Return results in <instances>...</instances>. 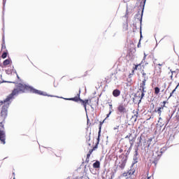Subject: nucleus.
Listing matches in <instances>:
<instances>
[{
  "mask_svg": "<svg viewBox=\"0 0 179 179\" xmlns=\"http://www.w3.org/2000/svg\"><path fill=\"white\" fill-rule=\"evenodd\" d=\"M27 92H31V93L39 94L40 96H48L46 92H43L41 90H36L30 85L18 83L15 85V88L13 90L12 93L10 94L6 98V99H4V103H8V104H10V103L13 101L15 96H17V94H20L22 93H26Z\"/></svg>",
  "mask_w": 179,
  "mask_h": 179,
  "instance_id": "nucleus-1",
  "label": "nucleus"
},
{
  "mask_svg": "<svg viewBox=\"0 0 179 179\" xmlns=\"http://www.w3.org/2000/svg\"><path fill=\"white\" fill-rule=\"evenodd\" d=\"M6 104V106L2 107L1 109V118H3V121L0 122V141L3 145H5L6 142L5 141V131H3V122H5V118L8 116V107H9V104L8 102H5V100L1 102V104Z\"/></svg>",
  "mask_w": 179,
  "mask_h": 179,
  "instance_id": "nucleus-2",
  "label": "nucleus"
},
{
  "mask_svg": "<svg viewBox=\"0 0 179 179\" xmlns=\"http://www.w3.org/2000/svg\"><path fill=\"white\" fill-rule=\"evenodd\" d=\"M48 96V97H57L58 99H64V100H69V101H76V103H78V101H80V100H82V99H80V90H79V93L77 94V96L73 98H64L53 95Z\"/></svg>",
  "mask_w": 179,
  "mask_h": 179,
  "instance_id": "nucleus-3",
  "label": "nucleus"
},
{
  "mask_svg": "<svg viewBox=\"0 0 179 179\" xmlns=\"http://www.w3.org/2000/svg\"><path fill=\"white\" fill-rule=\"evenodd\" d=\"M119 157L120 159H122L121 162L119 163V167L122 170H124L125 169V166L127 164V161L128 160V155L122 154Z\"/></svg>",
  "mask_w": 179,
  "mask_h": 179,
  "instance_id": "nucleus-4",
  "label": "nucleus"
},
{
  "mask_svg": "<svg viewBox=\"0 0 179 179\" xmlns=\"http://www.w3.org/2000/svg\"><path fill=\"white\" fill-rule=\"evenodd\" d=\"M117 111L120 114H126L127 111V107L124 103H120L119 106H117Z\"/></svg>",
  "mask_w": 179,
  "mask_h": 179,
  "instance_id": "nucleus-5",
  "label": "nucleus"
},
{
  "mask_svg": "<svg viewBox=\"0 0 179 179\" xmlns=\"http://www.w3.org/2000/svg\"><path fill=\"white\" fill-rule=\"evenodd\" d=\"M134 164H135V163H133L131 166V169L127 171V174H129V176H132L135 173V169H134Z\"/></svg>",
  "mask_w": 179,
  "mask_h": 179,
  "instance_id": "nucleus-6",
  "label": "nucleus"
},
{
  "mask_svg": "<svg viewBox=\"0 0 179 179\" xmlns=\"http://www.w3.org/2000/svg\"><path fill=\"white\" fill-rule=\"evenodd\" d=\"M120 94H121V91H120V90L116 89L113 91V96L114 97H118V96H120Z\"/></svg>",
  "mask_w": 179,
  "mask_h": 179,
  "instance_id": "nucleus-7",
  "label": "nucleus"
},
{
  "mask_svg": "<svg viewBox=\"0 0 179 179\" xmlns=\"http://www.w3.org/2000/svg\"><path fill=\"white\" fill-rule=\"evenodd\" d=\"M80 101L83 105L85 111H87V109L86 108V104L89 103V99H85V101L83 99H80Z\"/></svg>",
  "mask_w": 179,
  "mask_h": 179,
  "instance_id": "nucleus-8",
  "label": "nucleus"
},
{
  "mask_svg": "<svg viewBox=\"0 0 179 179\" xmlns=\"http://www.w3.org/2000/svg\"><path fill=\"white\" fill-rule=\"evenodd\" d=\"M104 123V120L103 122H101L99 124V132H98V141H99V138L101 136V125Z\"/></svg>",
  "mask_w": 179,
  "mask_h": 179,
  "instance_id": "nucleus-9",
  "label": "nucleus"
},
{
  "mask_svg": "<svg viewBox=\"0 0 179 179\" xmlns=\"http://www.w3.org/2000/svg\"><path fill=\"white\" fill-rule=\"evenodd\" d=\"M146 78H144L142 83L140 84V89L146 88Z\"/></svg>",
  "mask_w": 179,
  "mask_h": 179,
  "instance_id": "nucleus-10",
  "label": "nucleus"
},
{
  "mask_svg": "<svg viewBox=\"0 0 179 179\" xmlns=\"http://www.w3.org/2000/svg\"><path fill=\"white\" fill-rule=\"evenodd\" d=\"M163 111V106L159 107L158 109H155V113H158L159 115H162Z\"/></svg>",
  "mask_w": 179,
  "mask_h": 179,
  "instance_id": "nucleus-11",
  "label": "nucleus"
},
{
  "mask_svg": "<svg viewBox=\"0 0 179 179\" xmlns=\"http://www.w3.org/2000/svg\"><path fill=\"white\" fill-rule=\"evenodd\" d=\"M93 167L94 169H100V162L96 161V162L93 164Z\"/></svg>",
  "mask_w": 179,
  "mask_h": 179,
  "instance_id": "nucleus-12",
  "label": "nucleus"
},
{
  "mask_svg": "<svg viewBox=\"0 0 179 179\" xmlns=\"http://www.w3.org/2000/svg\"><path fill=\"white\" fill-rule=\"evenodd\" d=\"M137 141H138V142L136 143V145H137V148H139V146H141V143L142 142V136L137 138Z\"/></svg>",
  "mask_w": 179,
  "mask_h": 179,
  "instance_id": "nucleus-13",
  "label": "nucleus"
},
{
  "mask_svg": "<svg viewBox=\"0 0 179 179\" xmlns=\"http://www.w3.org/2000/svg\"><path fill=\"white\" fill-rule=\"evenodd\" d=\"M9 64H10V59H9L4 60L3 62V65H4V66H6V65H9Z\"/></svg>",
  "mask_w": 179,
  "mask_h": 179,
  "instance_id": "nucleus-14",
  "label": "nucleus"
},
{
  "mask_svg": "<svg viewBox=\"0 0 179 179\" xmlns=\"http://www.w3.org/2000/svg\"><path fill=\"white\" fill-rule=\"evenodd\" d=\"M146 57H148V55H146V53L144 52L143 59L141 61V63L140 64V65H142V66H143V64H145V59H146Z\"/></svg>",
  "mask_w": 179,
  "mask_h": 179,
  "instance_id": "nucleus-15",
  "label": "nucleus"
},
{
  "mask_svg": "<svg viewBox=\"0 0 179 179\" xmlns=\"http://www.w3.org/2000/svg\"><path fill=\"white\" fill-rule=\"evenodd\" d=\"M5 48H6V45H5V36H3V44H2L1 49L5 50Z\"/></svg>",
  "mask_w": 179,
  "mask_h": 179,
  "instance_id": "nucleus-16",
  "label": "nucleus"
},
{
  "mask_svg": "<svg viewBox=\"0 0 179 179\" xmlns=\"http://www.w3.org/2000/svg\"><path fill=\"white\" fill-rule=\"evenodd\" d=\"M152 141H153V138H150L148 141V148L150 147V145H152Z\"/></svg>",
  "mask_w": 179,
  "mask_h": 179,
  "instance_id": "nucleus-17",
  "label": "nucleus"
},
{
  "mask_svg": "<svg viewBox=\"0 0 179 179\" xmlns=\"http://www.w3.org/2000/svg\"><path fill=\"white\" fill-rule=\"evenodd\" d=\"M155 94H159V93H160V88H159V87L155 88Z\"/></svg>",
  "mask_w": 179,
  "mask_h": 179,
  "instance_id": "nucleus-18",
  "label": "nucleus"
},
{
  "mask_svg": "<svg viewBox=\"0 0 179 179\" xmlns=\"http://www.w3.org/2000/svg\"><path fill=\"white\" fill-rule=\"evenodd\" d=\"M100 142V137H99V140H97V143L96 144L94 145V147L92 148L93 150H96V149H97L98 146H99V143Z\"/></svg>",
  "mask_w": 179,
  "mask_h": 179,
  "instance_id": "nucleus-19",
  "label": "nucleus"
},
{
  "mask_svg": "<svg viewBox=\"0 0 179 179\" xmlns=\"http://www.w3.org/2000/svg\"><path fill=\"white\" fill-rule=\"evenodd\" d=\"M163 150H166V148H163L161 149L159 154H158V157H160L162 156V155H163L164 151Z\"/></svg>",
  "mask_w": 179,
  "mask_h": 179,
  "instance_id": "nucleus-20",
  "label": "nucleus"
},
{
  "mask_svg": "<svg viewBox=\"0 0 179 179\" xmlns=\"http://www.w3.org/2000/svg\"><path fill=\"white\" fill-rule=\"evenodd\" d=\"M6 57H8V52H3L1 55V57L3 58V59H5V58H6Z\"/></svg>",
  "mask_w": 179,
  "mask_h": 179,
  "instance_id": "nucleus-21",
  "label": "nucleus"
},
{
  "mask_svg": "<svg viewBox=\"0 0 179 179\" xmlns=\"http://www.w3.org/2000/svg\"><path fill=\"white\" fill-rule=\"evenodd\" d=\"M143 7L145 8V2H144V4H143ZM144 8H143V10H142V12H141V18L140 20L141 24H142V16H143V9H144Z\"/></svg>",
  "mask_w": 179,
  "mask_h": 179,
  "instance_id": "nucleus-22",
  "label": "nucleus"
},
{
  "mask_svg": "<svg viewBox=\"0 0 179 179\" xmlns=\"http://www.w3.org/2000/svg\"><path fill=\"white\" fill-rule=\"evenodd\" d=\"M143 97H145V92H141V99L139 100V103L142 101V99H143Z\"/></svg>",
  "mask_w": 179,
  "mask_h": 179,
  "instance_id": "nucleus-23",
  "label": "nucleus"
},
{
  "mask_svg": "<svg viewBox=\"0 0 179 179\" xmlns=\"http://www.w3.org/2000/svg\"><path fill=\"white\" fill-rule=\"evenodd\" d=\"M170 72L171 73V79H173V75L176 73V71H172L171 69H170Z\"/></svg>",
  "mask_w": 179,
  "mask_h": 179,
  "instance_id": "nucleus-24",
  "label": "nucleus"
},
{
  "mask_svg": "<svg viewBox=\"0 0 179 179\" xmlns=\"http://www.w3.org/2000/svg\"><path fill=\"white\" fill-rule=\"evenodd\" d=\"M7 75H10L12 73V70H6Z\"/></svg>",
  "mask_w": 179,
  "mask_h": 179,
  "instance_id": "nucleus-25",
  "label": "nucleus"
},
{
  "mask_svg": "<svg viewBox=\"0 0 179 179\" xmlns=\"http://www.w3.org/2000/svg\"><path fill=\"white\" fill-rule=\"evenodd\" d=\"M146 88H140L139 90H141V93H146V90H145Z\"/></svg>",
  "mask_w": 179,
  "mask_h": 179,
  "instance_id": "nucleus-26",
  "label": "nucleus"
},
{
  "mask_svg": "<svg viewBox=\"0 0 179 179\" xmlns=\"http://www.w3.org/2000/svg\"><path fill=\"white\" fill-rule=\"evenodd\" d=\"M131 136H132V134H129V135L125 136V139H129V138H131Z\"/></svg>",
  "mask_w": 179,
  "mask_h": 179,
  "instance_id": "nucleus-27",
  "label": "nucleus"
},
{
  "mask_svg": "<svg viewBox=\"0 0 179 179\" xmlns=\"http://www.w3.org/2000/svg\"><path fill=\"white\" fill-rule=\"evenodd\" d=\"M134 157H138V148L135 150V154Z\"/></svg>",
  "mask_w": 179,
  "mask_h": 179,
  "instance_id": "nucleus-28",
  "label": "nucleus"
},
{
  "mask_svg": "<svg viewBox=\"0 0 179 179\" xmlns=\"http://www.w3.org/2000/svg\"><path fill=\"white\" fill-rule=\"evenodd\" d=\"M134 163H138V157H134Z\"/></svg>",
  "mask_w": 179,
  "mask_h": 179,
  "instance_id": "nucleus-29",
  "label": "nucleus"
},
{
  "mask_svg": "<svg viewBox=\"0 0 179 179\" xmlns=\"http://www.w3.org/2000/svg\"><path fill=\"white\" fill-rule=\"evenodd\" d=\"M111 113H113V111L110 110L109 113L106 115V118H108V117H110V115H111Z\"/></svg>",
  "mask_w": 179,
  "mask_h": 179,
  "instance_id": "nucleus-30",
  "label": "nucleus"
},
{
  "mask_svg": "<svg viewBox=\"0 0 179 179\" xmlns=\"http://www.w3.org/2000/svg\"><path fill=\"white\" fill-rule=\"evenodd\" d=\"M11 72L12 73L13 72V73H15V75H17V72H16V70H15V69H12Z\"/></svg>",
  "mask_w": 179,
  "mask_h": 179,
  "instance_id": "nucleus-31",
  "label": "nucleus"
},
{
  "mask_svg": "<svg viewBox=\"0 0 179 179\" xmlns=\"http://www.w3.org/2000/svg\"><path fill=\"white\" fill-rule=\"evenodd\" d=\"M4 83H15V82L11 81H3Z\"/></svg>",
  "mask_w": 179,
  "mask_h": 179,
  "instance_id": "nucleus-32",
  "label": "nucleus"
},
{
  "mask_svg": "<svg viewBox=\"0 0 179 179\" xmlns=\"http://www.w3.org/2000/svg\"><path fill=\"white\" fill-rule=\"evenodd\" d=\"M179 86V84L176 86V87L172 91V93H174L176 90H177V88Z\"/></svg>",
  "mask_w": 179,
  "mask_h": 179,
  "instance_id": "nucleus-33",
  "label": "nucleus"
},
{
  "mask_svg": "<svg viewBox=\"0 0 179 179\" xmlns=\"http://www.w3.org/2000/svg\"><path fill=\"white\" fill-rule=\"evenodd\" d=\"M134 117H136V119L134 120L135 122L136 121V118H138V112H136V114L134 115Z\"/></svg>",
  "mask_w": 179,
  "mask_h": 179,
  "instance_id": "nucleus-34",
  "label": "nucleus"
},
{
  "mask_svg": "<svg viewBox=\"0 0 179 179\" xmlns=\"http://www.w3.org/2000/svg\"><path fill=\"white\" fill-rule=\"evenodd\" d=\"M93 150H93V148L92 150H90L88 154L92 155V153H93Z\"/></svg>",
  "mask_w": 179,
  "mask_h": 179,
  "instance_id": "nucleus-35",
  "label": "nucleus"
},
{
  "mask_svg": "<svg viewBox=\"0 0 179 179\" xmlns=\"http://www.w3.org/2000/svg\"><path fill=\"white\" fill-rule=\"evenodd\" d=\"M122 176L123 177H127L128 176V173H124Z\"/></svg>",
  "mask_w": 179,
  "mask_h": 179,
  "instance_id": "nucleus-36",
  "label": "nucleus"
},
{
  "mask_svg": "<svg viewBox=\"0 0 179 179\" xmlns=\"http://www.w3.org/2000/svg\"><path fill=\"white\" fill-rule=\"evenodd\" d=\"M118 128H120V125L116 126L115 128H113V129L115 131L116 129H118Z\"/></svg>",
  "mask_w": 179,
  "mask_h": 179,
  "instance_id": "nucleus-37",
  "label": "nucleus"
},
{
  "mask_svg": "<svg viewBox=\"0 0 179 179\" xmlns=\"http://www.w3.org/2000/svg\"><path fill=\"white\" fill-rule=\"evenodd\" d=\"M142 27H141V31H140V34H141V38H142Z\"/></svg>",
  "mask_w": 179,
  "mask_h": 179,
  "instance_id": "nucleus-38",
  "label": "nucleus"
},
{
  "mask_svg": "<svg viewBox=\"0 0 179 179\" xmlns=\"http://www.w3.org/2000/svg\"><path fill=\"white\" fill-rule=\"evenodd\" d=\"M109 107H110V110H113V105L112 104H109Z\"/></svg>",
  "mask_w": 179,
  "mask_h": 179,
  "instance_id": "nucleus-39",
  "label": "nucleus"
},
{
  "mask_svg": "<svg viewBox=\"0 0 179 179\" xmlns=\"http://www.w3.org/2000/svg\"><path fill=\"white\" fill-rule=\"evenodd\" d=\"M87 140L88 141H90V136H87Z\"/></svg>",
  "mask_w": 179,
  "mask_h": 179,
  "instance_id": "nucleus-40",
  "label": "nucleus"
},
{
  "mask_svg": "<svg viewBox=\"0 0 179 179\" xmlns=\"http://www.w3.org/2000/svg\"><path fill=\"white\" fill-rule=\"evenodd\" d=\"M90 155H92V154H89V153H88V154L87 155V159H89V158L90 157Z\"/></svg>",
  "mask_w": 179,
  "mask_h": 179,
  "instance_id": "nucleus-41",
  "label": "nucleus"
},
{
  "mask_svg": "<svg viewBox=\"0 0 179 179\" xmlns=\"http://www.w3.org/2000/svg\"><path fill=\"white\" fill-rule=\"evenodd\" d=\"M131 142H132V140L129 139L130 145H131V146H132V145H134V144L132 143H131Z\"/></svg>",
  "mask_w": 179,
  "mask_h": 179,
  "instance_id": "nucleus-42",
  "label": "nucleus"
},
{
  "mask_svg": "<svg viewBox=\"0 0 179 179\" xmlns=\"http://www.w3.org/2000/svg\"><path fill=\"white\" fill-rule=\"evenodd\" d=\"M142 75H143V78H145V76H146V73H145V72H143V73H142Z\"/></svg>",
  "mask_w": 179,
  "mask_h": 179,
  "instance_id": "nucleus-43",
  "label": "nucleus"
},
{
  "mask_svg": "<svg viewBox=\"0 0 179 179\" xmlns=\"http://www.w3.org/2000/svg\"><path fill=\"white\" fill-rule=\"evenodd\" d=\"M161 107H162V108H164V107H166V105H164V104L161 105Z\"/></svg>",
  "mask_w": 179,
  "mask_h": 179,
  "instance_id": "nucleus-44",
  "label": "nucleus"
},
{
  "mask_svg": "<svg viewBox=\"0 0 179 179\" xmlns=\"http://www.w3.org/2000/svg\"><path fill=\"white\" fill-rule=\"evenodd\" d=\"M128 15V10H127L126 15H124V17H127V15Z\"/></svg>",
  "mask_w": 179,
  "mask_h": 179,
  "instance_id": "nucleus-45",
  "label": "nucleus"
},
{
  "mask_svg": "<svg viewBox=\"0 0 179 179\" xmlns=\"http://www.w3.org/2000/svg\"><path fill=\"white\" fill-rule=\"evenodd\" d=\"M16 76H17V79H20V78L19 77V75H17V73L16 74Z\"/></svg>",
  "mask_w": 179,
  "mask_h": 179,
  "instance_id": "nucleus-46",
  "label": "nucleus"
},
{
  "mask_svg": "<svg viewBox=\"0 0 179 179\" xmlns=\"http://www.w3.org/2000/svg\"><path fill=\"white\" fill-rule=\"evenodd\" d=\"M173 94H174V93H173V92L171 93V94H170V97H171V96H173Z\"/></svg>",
  "mask_w": 179,
  "mask_h": 179,
  "instance_id": "nucleus-47",
  "label": "nucleus"
},
{
  "mask_svg": "<svg viewBox=\"0 0 179 179\" xmlns=\"http://www.w3.org/2000/svg\"><path fill=\"white\" fill-rule=\"evenodd\" d=\"M166 101H163L162 104L166 105Z\"/></svg>",
  "mask_w": 179,
  "mask_h": 179,
  "instance_id": "nucleus-48",
  "label": "nucleus"
},
{
  "mask_svg": "<svg viewBox=\"0 0 179 179\" xmlns=\"http://www.w3.org/2000/svg\"><path fill=\"white\" fill-rule=\"evenodd\" d=\"M126 155H129V150L127 151V152L126 153Z\"/></svg>",
  "mask_w": 179,
  "mask_h": 179,
  "instance_id": "nucleus-49",
  "label": "nucleus"
},
{
  "mask_svg": "<svg viewBox=\"0 0 179 179\" xmlns=\"http://www.w3.org/2000/svg\"><path fill=\"white\" fill-rule=\"evenodd\" d=\"M177 120L179 121V115L177 116Z\"/></svg>",
  "mask_w": 179,
  "mask_h": 179,
  "instance_id": "nucleus-50",
  "label": "nucleus"
},
{
  "mask_svg": "<svg viewBox=\"0 0 179 179\" xmlns=\"http://www.w3.org/2000/svg\"><path fill=\"white\" fill-rule=\"evenodd\" d=\"M122 150H120V152L122 153Z\"/></svg>",
  "mask_w": 179,
  "mask_h": 179,
  "instance_id": "nucleus-51",
  "label": "nucleus"
},
{
  "mask_svg": "<svg viewBox=\"0 0 179 179\" xmlns=\"http://www.w3.org/2000/svg\"><path fill=\"white\" fill-rule=\"evenodd\" d=\"M3 6H5V1H3Z\"/></svg>",
  "mask_w": 179,
  "mask_h": 179,
  "instance_id": "nucleus-52",
  "label": "nucleus"
},
{
  "mask_svg": "<svg viewBox=\"0 0 179 179\" xmlns=\"http://www.w3.org/2000/svg\"><path fill=\"white\" fill-rule=\"evenodd\" d=\"M158 65H159V66H162V64H159Z\"/></svg>",
  "mask_w": 179,
  "mask_h": 179,
  "instance_id": "nucleus-53",
  "label": "nucleus"
},
{
  "mask_svg": "<svg viewBox=\"0 0 179 179\" xmlns=\"http://www.w3.org/2000/svg\"><path fill=\"white\" fill-rule=\"evenodd\" d=\"M148 62H146V63H145V65H148Z\"/></svg>",
  "mask_w": 179,
  "mask_h": 179,
  "instance_id": "nucleus-54",
  "label": "nucleus"
},
{
  "mask_svg": "<svg viewBox=\"0 0 179 179\" xmlns=\"http://www.w3.org/2000/svg\"><path fill=\"white\" fill-rule=\"evenodd\" d=\"M138 47H139V43L138 44Z\"/></svg>",
  "mask_w": 179,
  "mask_h": 179,
  "instance_id": "nucleus-55",
  "label": "nucleus"
},
{
  "mask_svg": "<svg viewBox=\"0 0 179 179\" xmlns=\"http://www.w3.org/2000/svg\"><path fill=\"white\" fill-rule=\"evenodd\" d=\"M154 163L156 164V162H154Z\"/></svg>",
  "mask_w": 179,
  "mask_h": 179,
  "instance_id": "nucleus-56",
  "label": "nucleus"
},
{
  "mask_svg": "<svg viewBox=\"0 0 179 179\" xmlns=\"http://www.w3.org/2000/svg\"><path fill=\"white\" fill-rule=\"evenodd\" d=\"M138 67V66H136V68H137Z\"/></svg>",
  "mask_w": 179,
  "mask_h": 179,
  "instance_id": "nucleus-57",
  "label": "nucleus"
},
{
  "mask_svg": "<svg viewBox=\"0 0 179 179\" xmlns=\"http://www.w3.org/2000/svg\"><path fill=\"white\" fill-rule=\"evenodd\" d=\"M138 67V66H136V68H137Z\"/></svg>",
  "mask_w": 179,
  "mask_h": 179,
  "instance_id": "nucleus-58",
  "label": "nucleus"
},
{
  "mask_svg": "<svg viewBox=\"0 0 179 179\" xmlns=\"http://www.w3.org/2000/svg\"><path fill=\"white\" fill-rule=\"evenodd\" d=\"M138 67V66H136V68H137Z\"/></svg>",
  "mask_w": 179,
  "mask_h": 179,
  "instance_id": "nucleus-59",
  "label": "nucleus"
},
{
  "mask_svg": "<svg viewBox=\"0 0 179 179\" xmlns=\"http://www.w3.org/2000/svg\"><path fill=\"white\" fill-rule=\"evenodd\" d=\"M168 69H170V67H169Z\"/></svg>",
  "mask_w": 179,
  "mask_h": 179,
  "instance_id": "nucleus-60",
  "label": "nucleus"
},
{
  "mask_svg": "<svg viewBox=\"0 0 179 179\" xmlns=\"http://www.w3.org/2000/svg\"><path fill=\"white\" fill-rule=\"evenodd\" d=\"M89 146H90V143H89Z\"/></svg>",
  "mask_w": 179,
  "mask_h": 179,
  "instance_id": "nucleus-61",
  "label": "nucleus"
},
{
  "mask_svg": "<svg viewBox=\"0 0 179 179\" xmlns=\"http://www.w3.org/2000/svg\"><path fill=\"white\" fill-rule=\"evenodd\" d=\"M148 179H149V178H148Z\"/></svg>",
  "mask_w": 179,
  "mask_h": 179,
  "instance_id": "nucleus-62",
  "label": "nucleus"
},
{
  "mask_svg": "<svg viewBox=\"0 0 179 179\" xmlns=\"http://www.w3.org/2000/svg\"><path fill=\"white\" fill-rule=\"evenodd\" d=\"M13 179H15V178H13Z\"/></svg>",
  "mask_w": 179,
  "mask_h": 179,
  "instance_id": "nucleus-63",
  "label": "nucleus"
}]
</instances>
